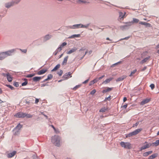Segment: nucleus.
<instances>
[{
	"instance_id": "34",
	"label": "nucleus",
	"mask_w": 159,
	"mask_h": 159,
	"mask_svg": "<svg viewBox=\"0 0 159 159\" xmlns=\"http://www.w3.org/2000/svg\"><path fill=\"white\" fill-rule=\"evenodd\" d=\"M51 37V35H46L44 37V39L45 40H47L49 39Z\"/></svg>"
},
{
	"instance_id": "52",
	"label": "nucleus",
	"mask_w": 159,
	"mask_h": 159,
	"mask_svg": "<svg viewBox=\"0 0 159 159\" xmlns=\"http://www.w3.org/2000/svg\"><path fill=\"white\" fill-rule=\"evenodd\" d=\"M111 97V96H109L108 97L106 98H105V100H108L110 101L111 100V98H110Z\"/></svg>"
},
{
	"instance_id": "61",
	"label": "nucleus",
	"mask_w": 159,
	"mask_h": 159,
	"mask_svg": "<svg viewBox=\"0 0 159 159\" xmlns=\"http://www.w3.org/2000/svg\"><path fill=\"white\" fill-rule=\"evenodd\" d=\"M127 98L125 97L123 98V102H125L127 100Z\"/></svg>"
},
{
	"instance_id": "23",
	"label": "nucleus",
	"mask_w": 159,
	"mask_h": 159,
	"mask_svg": "<svg viewBox=\"0 0 159 159\" xmlns=\"http://www.w3.org/2000/svg\"><path fill=\"white\" fill-rule=\"evenodd\" d=\"M151 144L152 146H157L159 145L157 140H156L155 142L151 143Z\"/></svg>"
},
{
	"instance_id": "27",
	"label": "nucleus",
	"mask_w": 159,
	"mask_h": 159,
	"mask_svg": "<svg viewBox=\"0 0 159 159\" xmlns=\"http://www.w3.org/2000/svg\"><path fill=\"white\" fill-rule=\"evenodd\" d=\"M107 108L106 107H104L103 108H102L100 110L99 112H104L105 111H107Z\"/></svg>"
},
{
	"instance_id": "13",
	"label": "nucleus",
	"mask_w": 159,
	"mask_h": 159,
	"mask_svg": "<svg viewBox=\"0 0 159 159\" xmlns=\"http://www.w3.org/2000/svg\"><path fill=\"white\" fill-rule=\"evenodd\" d=\"M22 127V125L19 124L17 125L14 128V130H17L19 131L21 128Z\"/></svg>"
},
{
	"instance_id": "5",
	"label": "nucleus",
	"mask_w": 159,
	"mask_h": 159,
	"mask_svg": "<svg viewBox=\"0 0 159 159\" xmlns=\"http://www.w3.org/2000/svg\"><path fill=\"white\" fill-rule=\"evenodd\" d=\"M144 143H146V144L140 148V151H141L143 150H144L148 148L150 146H152L151 143H148L147 142H145Z\"/></svg>"
},
{
	"instance_id": "17",
	"label": "nucleus",
	"mask_w": 159,
	"mask_h": 159,
	"mask_svg": "<svg viewBox=\"0 0 159 159\" xmlns=\"http://www.w3.org/2000/svg\"><path fill=\"white\" fill-rule=\"evenodd\" d=\"M6 54L3 52L0 53V60H2L6 57Z\"/></svg>"
},
{
	"instance_id": "44",
	"label": "nucleus",
	"mask_w": 159,
	"mask_h": 159,
	"mask_svg": "<svg viewBox=\"0 0 159 159\" xmlns=\"http://www.w3.org/2000/svg\"><path fill=\"white\" fill-rule=\"evenodd\" d=\"M139 124V122H137L136 123L133 124L132 127H137V125H138Z\"/></svg>"
},
{
	"instance_id": "43",
	"label": "nucleus",
	"mask_w": 159,
	"mask_h": 159,
	"mask_svg": "<svg viewBox=\"0 0 159 159\" xmlns=\"http://www.w3.org/2000/svg\"><path fill=\"white\" fill-rule=\"evenodd\" d=\"M129 38H130V36L121 39L119 40L121 41L123 40H128Z\"/></svg>"
},
{
	"instance_id": "59",
	"label": "nucleus",
	"mask_w": 159,
	"mask_h": 159,
	"mask_svg": "<svg viewBox=\"0 0 159 159\" xmlns=\"http://www.w3.org/2000/svg\"><path fill=\"white\" fill-rule=\"evenodd\" d=\"M127 107V104H126L125 105H123V106H122V107H123L125 108H126V107Z\"/></svg>"
},
{
	"instance_id": "25",
	"label": "nucleus",
	"mask_w": 159,
	"mask_h": 159,
	"mask_svg": "<svg viewBox=\"0 0 159 159\" xmlns=\"http://www.w3.org/2000/svg\"><path fill=\"white\" fill-rule=\"evenodd\" d=\"M3 53H5L6 54V57H7L8 56H10L11 55V53L12 52L11 51H9L5 52H3Z\"/></svg>"
},
{
	"instance_id": "64",
	"label": "nucleus",
	"mask_w": 159,
	"mask_h": 159,
	"mask_svg": "<svg viewBox=\"0 0 159 159\" xmlns=\"http://www.w3.org/2000/svg\"><path fill=\"white\" fill-rule=\"evenodd\" d=\"M156 48V49H158L159 48V44L157 45Z\"/></svg>"
},
{
	"instance_id": "12",
	"label": "nucleus",
	"mask_w": 159,
	"mask_h": 159,
	"mask_svg": "<svg viewBox=\"0 0 159 159\" xmlns=\"http://www.w3.org/2000/svg\"><path fill=\"white\" fill-rule=\"evenodd\" d=\"M150 56H148V57H146L143 60H142L140 62V63L141 64H143L145 62H146L150 58Z\"/></svg>"
},
{
	"instance_id": "28",
	"label": "nucleus",
	"mask_w": 159,
	"mask_h": 159,
	"mask_svg": "<svg viewBox=\"0 0 159 159\" xmlns=\"http://www.w3.org/2000/svg\"><path fill=\"white\" fill-rule=\"evenodd\" d=\"M24 80L25 81L24 82H23L21 84L22 86H24L28 84V81L27 79H25Z\"/></svg>"
},
{
	"instance_id": "38",
	"label": "nucleus",
	"mask_w": 159,
	"mask_h": 159,
	"mask_svg": "<svg viewBox=\"0 0 159 159\" xmlns=\"http://www.w3.org/2000/svg\"><path fill=\"white\" fill-rule=\"evenodd\" d=\"M80 85H76V86H75L73 88V89L74 90H76L78 88H79V87H80Z\"/></svg>"
},
{
	"instance_id": "36",
	"label": "nucleus",
	"mask_w": 159,
	"mask_h": 159,
	"mask_svg": "<svg viewBox=\"0 0 159 159\" xmlns=\"http://www.w3.org/2000/svg\"><path fill=\"white\" fill-rule=\"evenodd\" d=\"M35 75L34 74H29L27 75L26 76L28 78H30L33 77Z\"/></svg>"
},
{
	"instance_id": "14",
	"label": "nucleus",
	"mask_w": 159,
	"mask_h": 159,
	"mask_svg": "<svg viewBox=\"0 0 159 159\" xmlns=\"http://www.w3.org/2000/svg\"><path fill=\"white\" fill-rule=\"evenodd\" d=\"M112 78H110L109 79H107L105 80L104 81L102 82V84H107L110 82L113 79Z\"/></svg>"
},
{
	"instance_id": "50",
	"label": "nucleus",
	"mask_w": 159,
	"mask_h": 159,
	"mask_svg": "<svg viewBox=\"0 0 159 159\" xmlns=\"http://www.w3.org/2000/svg\"><path fill=\"white\" fill-rule=\"evenodd\" d=\"M145 25L147 27H150L151 26V24L149 23H146V24H145Z\"/></svg>"
},
{
	"instance_id": "58",
	"label": "nucleus",
	"mask_w": 159,
	"mask_h": 159,
	"mask_svg": "<svg viewBox=\"0 0 159 159\" xmlns=\"http://www.w3.org/2000/svg\"><path fill=\"white\" fill-rule=\"evenodd\" d=\"M54 131H55V132L57 134H58V133H59V131L58 129H56L55 130H54Z\"/></svg>"
},
{
	"instance_id": "41",
	"label": "nucleus",
	"mask_w": 159,
	"mask_h": 159,
	"mask_svg": "<svg viewBox=\"0 0 159 159\" xmlns=\"http://www.w3.org/2000/svg\"><path fill=\"white\" fill-rule=\"evenodd\" d=\"M85 2H86L84 0H78V2L79 3H84Z\"/></svg>"
},
{
	"instance_id": "24",
	"label": "nucleus",
	"mask_w": 159,
	"mask_h": 159,
	"mask_svg": "<svg viewBox=\"0 0 159 159\" xmlns=\"http://www.w3.org/2000/svg\"><path fill=\"white\" fill-rule=\"evenodd\" d=\"M81 24H76L73 25L74 29H78L81 28L80 27Z\"/></svg>"
},
{
	"instance_id": "9",
	"label": "nucleus",
	"mask_w": 159,
	"mask_h": 159,
	"mask_svg": "<svg viewBox=\"0 0 159 159\" xmlns=\"http://www.w3.org/2000/svg\"><path fill=\"white\" fill-rule=\"evenodd\" d=\"M43 77H37L35 76L33 78V80L34 82H37L39 81L41 79H42Z\"/></svg>"
},
{
	"instance_id": "46",
	"label": "nucleus",
	"mask_w": 159,
	"mask_h": 159,
	"mask_svg": "<svg viewBox=\"0 0 159 159\" xmlns=\"http://www.w3.org/2000/svg\"><path fill=\"white\" fill-rule=\"evenodd\" d=\"M98 80H99L98 78H96V79H94L93 81V82H94V84L95 83L97 82Z\"/></svg>"
},
{
	"instance_id": "31",
	"label": "nucleus",
	"mask_w": 159,
	"mask_h": 159,
	"mask_svg": "<svg viewBox=\"0 0 159 159\" xmlns=\"http://www.w3.org/2000/svg\"><path fill=\"white\" fill-rule=\"evenodd\" d=\"M80 36V34H74L71 36V37H69L70 38H74L75 37H79Z\"/></svg>"
},
{
	"instance_id": "16",
	"label": "nucleus",
	"mask_w": 159,
	"mask_h": 159,
	"mask_svg": "<svg viewBox=\"0 0 159 159\" xmlns=\"http://www.w3.org/2000/svg\"><path fill=\"white\" fill-rule=\"evenodd\" d=\"M112 89V88H110L109 87H107L106 89L104 90H103L102 92L103 93H104L106 92H109L111 91Z\"/></svg>"
},
{
	"instance_id": "60",
	"label": "nucleus",
	"mask_w": 159,
	"mask_h": 159,
	"mask_svg": "<svg viewBox=\"0 0 159 159\" xmlns=\"http://www.w3.org/2000/svg\"><path fill=\"white\" fill-rule=\"evenodd\" d=\"M66 44H67V43H66L64 42V43H62V44L61 45H62L63 46V47L64 46H66Z\"/></svg>"
},
{
	"instance_id": "54",
	"label": "nucleus",
	"mask_w": 159,
	"mask_h": 159,
	"mask_svg": "<svg viewBox=\"0 0 159 159\" xmlns=\"http://www.w3.org/2000/svg\"><path fill=\"white\" fill-rule=\"evenodd\" d=\"M89 81V79H87L83 82V84H85L87 83Z\"/></svg>"
},
{
	"instance_id": "32",
	"label": "nucleus",
	"mask_w": 159,
	"mask_h": 159,
	"mask_svg": "<svg viewBox=\"0 0 159 159\" xmlns=\"http://www.w3.org/2000/svg\"><path fill=\"white\" fill-rule=\"evenodd\" d=\"M137 71V70L136 69H135V70H133L131 71L130 75H129V76H132Z\"/></svg>"
},
{
	"instance_id": "62",
	"label": "nucleus",
	"mask_w": 159,
	"mask_h": 159,
	"mask_svg": "<svg viewBox=\"0 0 159 159\" xmlns=\"http://www.w3.org/2000/svg\"><path fill=\"white\" fill-rule=\"evenodd\" d=\"M92 52V51L90 50L88 52V54L89 55H90Z\"/></svg>"
},
{
	"instance_id": "1",
	"label": "nucleus",
	"mask_w": 159,
	"mask_h": 159,
	"mask_svg": "<svg viewBox=\"0 0 159 159\" xmlns=\"http://www.w3.org/2000/svg\"><path fill=\"white\" fill-rule=\"evenodd\" d=\"M61 138L58 135H55L52 137L51 142L53 144L57 147H60Z\"/></svg>"
},
{
	"instance_id": "39",
	"label": "nucleus",
	"mask_w": 159,
	"mask_h": 159,
	"mask_svg": "<svg viewBox=\"0 0 159 159\" xmlns=\"http://www.w3.org/2000/svg\"><path fill=\"white\" fill-rule=\"evenodd\" d=\"M62 73L63 71L61 70L59 72H58L57 74H58L59 76H61L62 75Z\"/></svg>"
},
{
	"instance_id": "49",
	"label": "nucleus",
	"mask_w": 159,
	"mask_h": 159,
	"mask_svg": "<svg viewBox=\"0 0 159 159\" xmlns=\"http://www.w3.org/2000/svg\"><path fill=\"white\" fill-rule=\"evenodd\" d=\"M20 50L22 51V52H23L25 53H26L27 52V50L26 49H20Z\"/></svg>"
},
{
	"instance_id": "20",
	"label": "nucleus",
	"mask_w": 159,
	"mask_h": 159,
	"mask_svg": "<svg viewBox=\"0 0 159 159\" xmlns=\"http://www.w3.org/2000/svg\"><path fill=\"white\" fill-rule=\"evenodd\" d=\"M68 57V56H67L64 58V59L62 63V65L66 64Z\"/></svg>"
},
{
	"instance_id": "11",
	"label": "nucleus",
	"mask_w": 159,
	"mask_h": 159,
	"mask_svg": "<svg viewBox=\"0 0 159 159\" xmlns=\"http://www.w3.org/2000/svg\"><path fill=\"white\" fill-rule=\"evenodd\" d=\"M6 77L9 82H11L12 81V78L8 73H7Z\"/></svg>"
},
{
	"instance_id": "3",
	"label": "nucleus",
	"mask_w": 159,
	"mask_h": 159,
	"mask_svg": "<svg viewBox=\"0 0 159 159\" xmlns=\"http://www.w3.org/2000/svg\"><path fill=\"white\" fill-rule=\"evenodd\" d=\"M120 145L122 147L126 149H130L132 147L131 144L129 142H122L120 143Z\"/></svg>"
},
{
	"instance_id": "53",
	"label": "nucleus",
	"mask_w": 159,
	"mask_h": 159,
	"mask_svg": "<svg viewBox=\"0 0 159 159\" xmlns=\"http://www.w3.org/2000/svg\"><path fill=\"white\" fill-rule=\"evenodd\" d=\"M67 27L68 29H74L73 25V26H67Z\"/></svg>"
},
{
	"instance_id": "33",
	"label": "nucleus",
	"mask_w": 159,
	"mask_h": 159,
	"mask_svg": "<svg viewBox=\"0 0 159 159\" xmlns=\"http://www.w3.org/2000/svg\"><path fill=\"white\" fill-rule=\"evenodd\" d=\"M89 24H88L86 25H84L81 24L80 27L81 28H87L89 26Z\"/></svg>"
},
{
	"instance_id": "48",
	"label": "nucleus",
	"mask_w": 159,
	"mask_h": 159,
	"mask_svg": "<svg viewBox=\"0 0 159 159\" xmlns=\"http://www.w3.org/2000/svg\"><path fill=\"white\" fill-rule=\"evenodd\" d=\"M7 86L10 88L12 90H13L14 89V88L12 86H11V85H7Z\"/></svg>"
},
{
	"instance_id": "15",
	"label": "nucleus",
	"mask_w": 159,
	"mask_h": 159,
	"mask_svg": "<svg viewBox=\"0 0 159 159\" xmlns=\"http://www.w3.org/2000/svg\"><path fill=\"white\" fill-rule=\"evenodd\" d=\"M77 49L76 48H72L69 51L67 52V54H70L71 53L75 52L76 51Z\"/></svg>"
},
{
	"instance_id": "7",
	"label": "nucleus",
	"mask_w": 159,
	"mask_h": 159,
	"mask_svg": "<svg viewBox=\"0 0 159 159\" xmlns=\"http://www.w3.org/2000/svg\"><path fill=\"white\" fill-rule=\"evenodd\" d=\"M151 100L150 99L146 98L142 101L141 103L140 104L141 105H143L145 104L148 103Z\"/></svg>"
},
{
	"instance_id": "8",
	"label": "nucleus",
	"mask_w": 159,
	"mask_h": 159,
	"mask_svg": "<svg viewBox=\"0 0 159 159\" xmlns=\"http://www.w3.org/2000/svg\"><path fill=\"white\" fill-rule=\"evenodd\" d=\"M16 153V151H13L12 152L8 153L7 156L9 158H10L14 157Z\"/></svg>"
},
{
	"instance_id": "47",
	"label": "nucleus",
	"mask_w": 159,
	"mask_h": 159,
	"mask_svg": "<svg viewBox=\"0 0 159 159\" xmlns=\"http://www.w3.org/2000/svg\"><path fill=\"white\" fill-rule=\"evenodd\" d=\"M146 22H145L140 21V22H139V24L145 25V24H146Z\"/></svg>"
},
{
	"instance_id": "35",
	"label": "nucleus",
	"mask_w": 159,
	"mask_h": 159,
	"mask_svg": "<svg viewBox=\"0 0 159 159\" xmlns=\"http://www.w3.org/2000/svg\"><path fill=\"white\" fill-rule=\"evenodd\" d=\"M12 5L13 4L12 3H9L6 5V7L7 8H9L11 6H12Z\"/></svg>"
},
{
	"instance_id": "63",
	"label": "nucleus",
	"mask_w": 159,
	"mask_h": 159,
	"mask_svg": "<svg viewBox=\"0 0 159 159\" xmlns=\"http://www.w3.org/2000/svg\"><path fill=\"white\" fill-rule=\"evenodd\" d=\"M51 126L53 128V129H54V130H55L56 128H55V127L52 125H51Z\"/></svg>"
},
{
	"instance_id": "55",
	"label": "nucleus",
	"mask_w": 159,
	"mask_h": 159,
	"mask_svg": "<svg viewBox=\"0 0 159 159\" xmlns=\"http://www.w3.org/2000/svg\"><path fill=\"white\" fill-rule=\"evenodd\" d=\"M94 84V82H93V81H92L90 82L89 85H91Z\"/></svg>"
},
{
	"instance_id": "2",
	"label": "nucleus",
	"mask_w": 159,
	"mask_h": 159,
	"mask_svg": "<svg viewBox=\"0 0 159 159\" xmlns=\"http://www.w3.org/2000/svg\"><path fill=\"white\" fill-rule=\"evenodd\" d=\"M142 130L141 128L137 129L134 131L126 135V137H130L134 135H135L139 134L140 132Z\"/></svg>"
},
{
	"instance_id": "57",
	"label": "nucleus",
	"mask_w": 159,
	"mask_h": 159,
	"mask_svg": "<svg viewBox=\"0 0 159 159\" xmlns=\"http://www.w3.org/2000/svg\"><path fill=\"white\" fill-rule=\"evenodd\" d=\"M105 76L104 75H102V76L99 77V78H98L99 80H100L101 79H102V78H103Z\"/></svg>"
},
{
	"instance_id": "22",
	"label": "nucleus",
	"mask_w": 159,
	"mask_h": 159,
	"mask_svg": "<svg viewBox=\"0 0 159 159\" xmlns=\"http://www.w3.org/2000/svg\"><path fill=\"white\" fill-rule=\"evenodd\" d=\"M60 65L59 64L57 65L52 70V71H54L57 70L60 67Z\"/></svg>"
},
{
	"instance_id": "56",
	"label": "nucleus",
	"mask_w": 159,
	"mask_h": 159,
	"mask_svg": "<svg viewBox=\"0 0 159 159\" xmlns=\"http://www.w3.org/2000/svg\"><path fill=\"white\" fill-rule=\"evenodd\" d=\"M39 102V100L37 98H36L35 101V103L37 104Z\"/></svg>"
},
{
	"instance_id": "51",
	"label": "nucleus",
	"mask_w": 159,
	"mask_h": 159,
	"mask_svg": "<svg viewBox=\"0 0 159 159\" xmlns=\"http://www.w3.org/2000/svg\"><path fill=\"white\" fill-rule=\"evenodd\" d=\"M14 86H15L16 87H18L19 86V84L17 82L15 83L14 84Z\"/></svg>"
},
{
	"instance_id": "18",
	"label": "nucleus",
	"mask_w": 159,
	"mask_h": 159,
	"mask_svg": "<svg viewBox=\"0 0 159 159\" xmlns=\"http://www.w3.org/2000/svg\"><path fill=\"white\" fill-rule=\"evenodd\" d=\"M126 76L125 75H123L121 77H119L116 80V81H119L123 80L126 78Z\"/></svg>"
},
{
	"instance_id": "37",
	"label": "nucleus",
	"mask_w": 159,
	"mask_h": 159,
	"mask_svg": "<svg viewBox=\"0 0 159 159\" xmlns=\"http://www.w3.org/2000/svg\"><path fill=\"white\" fill-rule=\"evenodd\" d=\"M63 46L61 45L60 46L57 48V52H60L62 49Z\"/></svg>"
},
{
	"instance_id": "6",
	"label": "nucleus",
	"mask_w": 159,
	"mask_h": 159,
	"mask_svg": "<svg viewBox=\"0 0 159 159\" xmlns=\"http://www.w3.org/2000/svg\"><path fill=\"white\" fill-rule=\"evenodd\" d=\"M24 113L22 112H18L15 115V116L17 118H24Z\"/></svg>"
},
{
	"instance_id": "29",
	"label": "nucleus",
	"mask_w": 159,
	"mask_h": 159,
	"mask_svg": "<svg viewBox=\"0 0 159 159\" xmlns=\"http://www.w3.org/2000/svg\"><path fill=\"white\" fill-rule=\"evenodd\" d=\"M157 155L156 154H154L152 155L149 157V159H154L157 157Z\"/></svg>"
},
{
	"instance_id": "21",
	"label": "nucleus",
	"mask_w": 159,
	"mask_h": 159,
	"mask_svg": "<svg viewBox=\"0 0 159 159\" xmlns=\"http://www.w3.org/2000/svg\"><path fill=\"white\" fill-rule=\"evenodd\" d=\"M32 117V116L30 114L24 113V118L26 117L27 118H31V117Z\"/></svg>"
},
{
	"instance_id": "30",
	"label": "nucleus",
	"mask_w": 159,
	"mask_h": 159,
	"mask_svg": "<svg viewBox=\"0 0 159 159\" xmlns=\"http://www.w3.org/2000/svg\"><path fill=\"white\" fill-rule=\"evenodd\" d=\"M139 21V19L135 18H133V23H137Z\"/></svg>"
},
{
	"instance_id": "45",
	"label": "nucleus",
	"mask_w": 159,
	"mask_h": 159,
	"mask_svg": "<svg viewBox=\"0 0 159 159\" xmlns=\"http://www.w3.org/2000/svg\"><path fill=\"white\" fill-rule=\"evenodd\" d=\"M150 87H151V89H154V87H155V85H154V84H151L150 86Z\"/></svg>"
},
{
	"instance_id": "10",
	"label": "nucleus",
	"mask_w": 159,
	"mask_h": 159,
	"mask_svg": "<svg viewBox=\"0 0 159 159\" xmlns=\"http://www.w3.org/2000/svg\"><path fill=\"white\" fill-rule=\"evenodd\" d=\"M47 71V70L46 69H42L39 71L37 74L38 75H41L44 74Z\"/></svg>"
},
{
	"instance_id": "40",
	"label": "nucleus",
	"mask_w": 159,
	"mask_h": 159,
	"mask_svg": "<svg viewBox=\"0 0 159 159\" xmlns=\"http://www.w3.org/2000/svg\"><path fill=\"white\" fill-rule=\"evenodd\" d=\"M53 77V76L51 74H49L48 75V79L49 80L52 79Z\"/></svg>"
},
{
	"instance_id": "19",
	"label": "nucleus",
	"mask_w": 159,
	"mask_h": 159,
	"mask_svg": "<svg viewBox=\"0 0 159 159\" xmlns=\"http://www.w3.org/2000/svg\"><path fill=\"white\" fill-rule=\"evenodd\" d=\"M152 152V151H150L148 152H145L143 153V156L144 157H147L149 155L151 154Z\"/></svg>"
},
{
	"instance_id": "42",
	"label": "nucleus",
	"mask_w": 159,
	"mask_h": 159,
	"mask_svg": "<svg viewBox=\"0 0 159 159\" xmlns=\"http://www.w3.org/2000/svg\"><path fill=\"white\" fill-rule=\"evenodd\" d=\"M96 92V90L95 89H93L91 92L90 94L91 95H93Z\"/></svg>"
},
{
	"instance_id": "26",
	"label": "nucleus",
	"mask_w": 159,
	"mask_h": 159,
	"mask_svg": "<svg viewBox=\"0 0 159 159\" xmlns=\"http://www.w3.org/2000/svg\"><path fill=\"white\" fill-rule=\"evenodd\" d=\"M125 13H123V12H120L119 13V17L120 19H123L125 16Z\"/></svg>"
},
{
	"instance_id": "4",
	"label": "nucleus",
	"mask_w": 159,
	"mask_h": 159,
	"mask_svg": "<svg viewBox=\"0 0 159 159\" xmlns=\"http://www.w3.org/2000/svg\"><path fill=\"white\" fill-rule=\"evenodd\" d=\"M71 73L70 72H69L65 73L63 76L62 78L63 79V80H65L68 79L69 78L72 77L71 75Z\"/></svg>"
}]
</instances>
